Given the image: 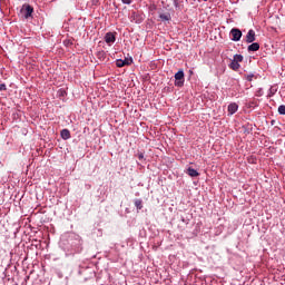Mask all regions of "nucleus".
I'll return each instance as SVG.
<instances>
[{
  "instance_id": "19",
  "label": "nucleus",
  "mask_w": 285,
  "mask_h": 285,
  "mask_svg": "<svg viewBox=\"0 0 285 285\" xmlns=\"http://www.w3.org/2000/svg\"><path fill=\"white\" fill-rule=\"evenodd\" d=\"M248 164H257V158L254 157V156H250V157L248 158Z\"/></svg>"
},
{
  "instance_id": "27",
  "label": "nucleus",
  "mask_w": 285,
  "mask_h": 285,
  "mask_svg": "<svg viewBox=\"0 0 285 285\" xmlns=\"http://www.w3.org/2000/svg\"><path fill=\"white\" fill-rule=\"evenodd\" d=\"M174 6L177 8V6H179V3L177 2V0L174 1Z\"/></svg>"
},
{
  "instance_id": "14",
  "label": "nucleus",
  "mask_w": 285,
  "mask_h": 285,
  "mask_svg": "<svg viewBox=\"0 0 285 285\" xmlns=\"http://www.w3.org/2000/svg\"><path fill=\"white\" fill-rule=\"evenodd\" d=\"M233 60L238 62V63H242V61H244V56L236 53V55H234Z\"/></svg>"
},
{
  "instance_id": "1",
  "label": "nucleus",
  "mask_w": 285,
  "mask_h": 285,
  "mask_svg": "<svg viewBox=\"0 0 285 285\" xmlns=\"http://www.w3.org/2000/svg\"><path fill=\"white\" fill-rule=\"evenodd\" d=\"M81 236L75 233L63 234L60 238V247L67 255H77V253H81L82 250Z\"/></svg>"
},
{
  "instance_id": "30",
  "label": "nucleus",
  "mask_w": 285,
  "mask_h": 285,
  "mask_svg": "<svg viewBox=\"0 0 285 285\" xmlns=\"http://www.w3.org/2000/svg\"><path fill=\"white\" fill-rule=\"evenodd\" d=\"M247 79H248V81H250V76Z\"/></svg>"
},
{
  "instance_id": "31",
  "label": "nucleus",
  "mask_w": 285,
  "mask_h": 285,
  "mask_svg": "<svg viewBox=\"0 0 285 285\" xmlns=\"http://www.w3.org/2000/svg\"><path fill=\"white\" fill-rule=\"evenodd\" d=\"M144 79H145V81H146V80L148 79V77H145Z\"/></svg>"
},
{
  "instance_id": "8",
  "label": "nucleus",
  "mask_w": 285,
  "mask_h": 285,
  "mask_svg": "<svg viewBox=\"0 0 285 285\" xmlns=\"http://www.w3.org/2000/svg\"><path fill=\"white\" fill-rule=\"evenodd\" d=\"M227 110L229 115H235V112L239 110V105H237L236 102H230L227 107Z\"/></svg>"
},
{
  "instance_id": "6",
  "label": "nucleus",
  "mask_w": 285,
  "mask_h": 285,
  "mask_svg": "<svg viewBox=\"0 0 285 285\" xmlns=\"http://www.w3.org/2000/svg\"><path fill=\"white\" fill-rule=\"evenodd\" d=\"M105 41L110 46V43H115V41H117V37L112 32H107L105 35Z\"/></svg>"
},
{
  "instance_id": "3",
  "label": "nucleus",
  "mask_w": 285,
  "mask_h": 285,
  "mask_svg": "<svg viewBox=\"0 0 285 285\" xmlns=\"http://www.w3.org/2000/svg\"><path fill=\"white\" fill-rule=\"evenodd\" d=\"M229 35L232 36V40L233 41H240L242 40V30H239L238 28H233L229 32Z\"/></svg>"
},
{
  "instance_id": "23",
  "label": "nucleus",
  "mask_w": 285,
  "mask_h": 285,
  "mask_svg": "<svg viewBox=\"0 0 285 285\" xmlns=\"http://www.w3.org/2000/svg\"><path fill=\"white\" fill-rule=\"evenodd\" d=\"M92 6H99V0H91Z\"/></svg>"
},
{
  "instance_id": "7",
  "label": "nucleus",
  "mask_w": 285,
  "mask_h": 285,
  "mask_svg": "<svg viewBox=\"0 0 285 285\" xmlns=\"http://www.w3.org/2000/svg\"><path fill=\"white\" fill-rule=\"evenodd\" d=\"M255 39H256L255 30L249 29L246 35V43H253L255 41Z\"/></svg>"
},
{
  "instance_id": "29",
  "label": "nucleus",
  "mask_w": 285,
  "mask_h": 285,
  "mask_svg": "<svg viewBox=\"0 0 285 285\" xmlns=\"http://www.w3.org/2000/svg\"><path fill=\"white\" fill-rule=\"evenodd\" d=\"M136 23H141V20H136Z\"/></svg>"
},
{
  "instance_id": "16",
  "label": "nucleus",
  "mask_w": 285,
  "mask_h": 285,
  "mask_svg": "<svg viewBox=\"0 0 285 285\" xmlns=\"http://www.w3.org/2000/svg\"><path fill=\"white\" fill-rule=\"evenodd\" d=\"M63 46H66V48H70V46H72V40L70 39L63 40Z\"/></svg>"
},
{
  "instance_id": "13",
  "label": "nucleus",
  "mask_w": 285,
  "mask_h": 285,
  "mask_svg": "<svg viewBox=\"0 0 285 285\" xmlns=\"http://www.w3.org/2000/svg\"><path fill=\"white\" fill-rule=\"evenodd\" d=\"M159 19L161 21H170V13H160Z\"/></svg>"
},
{
  "instance_id": "12",
  "label": "nucleus",
  "mask_w": 285,
  "mask_h": 285,
  "mask_svg": "<svg viewBox=\"0 0 285 285\" xmlns=\"http://www.w3.org/2000/svg\"><path fill=\"white\" fill-rule=\"evenodd\" d=\"M229 68H230L232 70L237 71V70H239V68H242V66H240L239 62H237L236 60H232V62L229 63Z\"/></svg>"
},
{
  "instance_id": "10",
  "label": "nucleus",
  "mask_w": 285,
  "mask_h": 285,
  "mask_svg": "<svg viewBox=\"0 0 285 285\" xmlns=\"http://www.w3.org/2000/svg\"><path fill=\"white\" fill-rule=\"evenodd\" d=\"M247 50L248 52H257V50H259L258 42H252V45L247 47Z\"/></svg>"
},
{
  "instance_id": "4",
  "label": "nucleus",
  "mask_w": 285,
  "mask_h": 285,
  "mask_svg": "<svg viewBox=\"0 0 285 285\" xmlns=\"http://www.w3.org/2000/svg\"><path fill=\"white\" fill-rule=\"evenodd\" d=\"M132 63V58L117 59V68H124V66H130Z\"/></svg>"
},
{
  "instance_id": "17",
  "label": "nucleus",
  "mask_w": 285,
  "mask_h": 285,
  "mask_svg": "<svg viewBox=\"0 0 285 285\" xmlns=\"http://www.w3.org/2000/svg\"><path fill=\"white\" fill-rule=\"evenodd\" d=\"M68 95V92H66V89H59L58 90V96L59 97H66Z\"/></svg>"
},
{
  "instance_id": "22",
  "label": "nucleus",
  "mask_w": 285,
  "mask_h": 285,
  "mask_svg": "<svg viewBox=\"0 0 285 285\" xmlns=\"http://www.w3.org/2000/svg\"><path fill=\"white\" fill-rule=\"evenodd\" d=\"M125 6H130L132 3V0H121Z\"/></svg>"
},
{
  "instance_id": "2",
  "label": "nucleus",
  "mask_w": 285,
  "mask_h": 285,
  "mask_svg": "<svg viewBox=\"0 0 285 285\" xmlns=\"http://www.w3.org/2000/svg\"><path fill=\"white\" fill-rule=\"evenodd\" d=\"M175 86L176 88H184V83H185V73H184V69H179L176 73H175Z\"/></svg>"
},
{
  "instance_id": "9",
  "label": "nucleus",
  "mask_w": 285,
  "mask_h": 285,
  "mask_svg": "<svg viewBox=\"0 0 285 285\" xmlns=\"http://www.w3.org/2000/svg\"><path fill=\"white\" fill-rule=\"evenodd\" d=\"M60 137H61V139H63L65 141H68V139H70V137H72V136L70 135V130H69V129H62V130L60 131Z\"/></svg>"
},
{
  "instance_id": "18",
  "label": "nucleus",
  "mask_w": 285,
  "mask_h": 285,
  "mask_svg": "<svg viewBox=\"0 0 285 285\" xmlns=\"http://www.w3.org/2000/svg\"><path fill=\"white\" fill-rule=\"evenodd\" d=\"M278 115H285V105L278 106Z\"/></svg>"
},
{
  "instance_id": "5",
  "label": "nucleus",
  "mask_w": 285,
  "mask_h": 285,
  "mask_svg": "<svg viewBox=\"0 0 285 285\" xmlns=\"http://www.w3.org/2000/svg\"><path fill=\"white\" fill-rule=\"evenodd\" d=\"M22 10H24V19H30L35 12V8L30 4H23Z\"/></svg>"
},
{
  "instance_id": "25",
  "label": "nucleus",
  "mask_w": 285,
  "mask_h": 285,
  "mask_svg": "<svg viewBox=\"0 0 285 285\" xmlns=\"http://www.w3.org/2000/svg\"><path fill=\"white\" fill-rule=\"evenodd\" d=\"M98 57H106V52L104 51L98 52Z\"/></svg>"
},
{
  "instance_id": "21",
  "label": "nucleus",
  "mask_w": 285,
  "mask_h": 285,
  "mask_svg": "<svg viewBox=\"0 0 285 285\" xmlns=\"http://www.w3.org/2000/svg\"><path fill=\"white\" fill-rule=\"evenodd\" d=\"M155 10H157V6L156 4H150L149 6V11L155 12Z\"/></svg>"
},
{
  "instance_id": "15",
  "label": "nucleus",
  "mask_w": 285,
  "mask_h": 285,
  "mask_svg": "<svg viewBox=\"0 0 285 285\" xmlns=\"http://www.w3.org/2000/svg\"><path fill=\"white\" fill-rule=\"evenodd\" d=\"M134 204H135L137 210H141V208H142V206H141V204H142L141 199H135V200H134Z\"/></svg>"
},
{
  "instance_id": "28",
  "label": "nucleus",
  "mask_w": 285,
  "mask_h": 285,
  "mask_svg": "<svg viewBox=\"0 0 285 285\" xmlns=\"http://www.w3.org/2000/svg\"><path fill=\"white\" fill-rule=\"evenodd\" d=\"M248 126H250V127H247L248 130H253V125H248Z\"/></svg>"
},
{
  "instance_id": "24",
  "label": "nucleus",
  "mask_w": 285,
  "mask_h": 285,
  "mask_svg": "<svg viewBox=\"0 0 285 285\" xmlns=\"http://www.w3.org/2000/svg\"><path fill=\"white\" fill-rule=\"evenodd\" d=\"M180 220L183 222V224H186V226H188V219L181 217Z\"/></svg>"
},
{
  "instance_id": "11",
  "label": "nucleus",
  "mask_w": 285,
  "mask_h": 285,
  "mask_svg": "<svg viewBox=\"0 0 285 285\" xmlns=\"http://www.w3.org/2000/svg\"><path fill=\"white\" fill-rule=\"evenodd\" d=\"M187 175H189V177H199V171L193 167H188Z\"/></svg>"
},
{
  "instance_id": "20",
  "label": "nucleus",
  "mask_w": 285,
  "mask_h": 285,
  "mask_svg": "<svg viewBox=\"0 0 285 285\" xmlns=\"http://www.w3.org/2000/svg\"><path fill=\"white\" fill-rule=\"evenodd\" d=\"M8 90V86H6V83H0V92H3Z\"/></svg>"
},
{
  "instance_id": "26",
  "label": "nucleus",
  "mask_w": 285,
  "mask_h": 285,
  "mask_svg": "<svg viewBox=\"0 0 285 285\" xmlns=\"http://www.w3.org/2000/svg\"><path fill=\"white\" fill-rule=\"evenodd\" d=\"M138 157H139V159H144V154L140 153V154L138 155Z\"/></svg>"
}]
</instances>
